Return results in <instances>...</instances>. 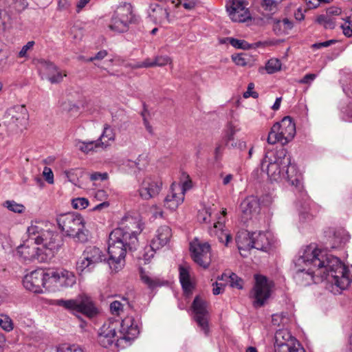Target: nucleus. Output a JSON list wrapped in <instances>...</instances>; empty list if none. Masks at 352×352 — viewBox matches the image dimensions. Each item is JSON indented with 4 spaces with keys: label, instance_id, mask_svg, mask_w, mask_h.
I'll use <instances>...</instances> for the list:
<instances>
[{
    "label": "nucleus",
    "instance_id": "nucleus-33",
    "mask_svg": "<svg viewBox=\"0 0 352 352\" xmlns=\"http://www.w3.org/2000/svg\"><path fill=\"white\" fill-rule=\"evenodd\" d=\"M179 280L185 292L191 291L192 285L190 281L189 272L187 268L182 266L179 267Z\"/></svg>",
    "mask_w": 352,
    "mask_h": 352
},
{
    "label": "nucleus",
    "instance_id": "nucleus-50",
    "mask_svg": "<svg viewBox=\"0 0 352 352\" xmlns=\"http://www.w3.org/2000/svg\"><path fill=\"white\" fill-rule=\"evenodd\" d=\"M123 304L118 300H115L110 304V310L112 314L118 316L123 309Z\"/></svg>",
    "mask_w": 352,
    "mask_h": 352
},
{
    "label": "nucleus",
    "instance_id": "nucleus-44",
    "mask_svg": "<svg viewBox=\"0 0 352 352\" xmlns=\"http://www.w3.org/2000/svg\"><path fill=\"white\" fill-rule=\"evenodd\" d=\"M34 45L35 42L34 41H28L19 52L17 57L20 58H25V59H28L29 58L28 54L33 50Z\"/></svg>",
    "mask_w": 352,
    "mask_h": 352
},
{
    "label": "nucleus",
    "instance_id": "nucleus-46",
    "mask_svg": "<svg viewBox=\"0 0 352 352\" xmlns=\"http://www.w3.org/2000/svg\"><path fill=\"white\" fill-rule=\"evenodd\" d=\"M230 44L235 48L247 50L250 47V45L244 40L236 39L234 38H228Z\"/></svg>",
    "mask_w": 352,
    "mask_h": 352
},
{
    "label": "nucleus",
    "instance_id": "nucleus-39",
    "mask_svg": "<svg viewBox=\"0 0 352 352\" xmlns=\"http://www.w3.org/2000/svg\"><path fill=\"white\" fill-rule=\"evenodd\" d=\"M56 352H85V351L77 344H64L57 346Z\"/></svg>",
    "mask_w": 352,
    "mask_h": 352
},
{
    "label": "nucleus",
    "instance_id": "nucleus-18",
    "mask_svg": "<svg viewBox=\"0 0 352 352\" xmlns=\"http://www.w3.org/2000/svg\"><path fill=\"white\" fill-rule=\"evenodd\" d=\"M247 6L248 3L245 0H230L226 8L232 21L245 22L250 19L251 16Z\"/></svg>",
    "mask_w": 352,
    "mask_h": 352
},
{
    "label": "nucleus",
    "instance_id": "nucleus-63",
    "mask_svg": "<svg viewBox=\"0 0 352 352\" xmlns=\"http://www.w3.org/2000/svg\"><path fill=\"white\" fill-rule=\"evenodd\" d=\"M107 55V52L106 50H101V51L98 52L96 54V56L90 57L89 59H87V61H94L95 60H102L104 57H106Z\"/></svg>",
    "mask_w": 352,
    "mask_h": 352
},
{
    "label": "nucleus",
    "instance_id": "nucleus-32",
    "mask_svg": "<svg viewBox=\"0 0 352 352\" xmlns=\"http://www.w3.org/2000/svg\"><path fill=\"white\" fill-rule=\"evenodd\" d=\"M223 225L221 222V221H218L217 223L214 224V227L211 230V234H214L217 236L220 242L225 244V245H228L229 242L232 239L231 235L223 230Z\"/></svg>",
    "mask_w": 352,
    "mask_h": 352
},
{
    "label": "nucleus",
    "instance_id": "nucleus-59",
    "mask_svg": "<svg viewBox=\"0 0 352 352\" xmlns=\"http://www.w3.org/2000/svg\"><path fill=\"white\" fill-rule=\"evenodd\" d=\"M335 43L336 40H329L322 43H314L311 45V47L313 49H320L322 47H327Z\"/></svg>",
    "mask_w": 352,
    "mask_h": 352
},
{
    "label": "nucleus",
    "instance_id": "nucleus-22",
    "mask_svg": "<svg viewBox=\"0 0 352 352\" xmlns=\"http://www.w3.org/2000/svg\"><path fill=\"white\" fill-rule=\"evenodd\" d=\"M184 200V193L182 192L180 186L173 184L170 188L169 193L164 199V206L167 208L174 210L183 203Z\"/></svg>",
    "mask_w": 352,
    "mask_h": 352
},
{
    "label": "nucleus",
    "instance_id": "nucleus-64",
    "mask_svg": "<svg viewBox=\"0 0 352 352\" xmlns=\"http://www.w3.org/2000/svg\"><path fill=\"white\" fill-rule=\"evenodd\" d=\"M344 120L352 122V102L350 103L344 111Z\"/></svg>",
    "mask_w": 352,
    "mask_h": 352
},
{
    "label": "nucleus",
    "instance_id": "nucleus-25",
    "mask_svg": "<svg viewBox=\"0 0 352 352\" xmlns=\"http://www.w3.org/2000/svg\"><path fill=\"white\" fill-rule=\"evenodd\" d=\"M171 236V229L168 226L159 227L155 235L151 240L152 248L160 249L163 248L169 242Z\"/></svg>",
    "mask_w": 352,
    "mask_h": 352
},
{
    "label": "nucleus",
    "instance_id": "nucleus-15",
    "mask_svg": "<svg viewBox=\"0 0 352 352\" xmlns=\"http://www.w3.org/2000/svg\"><path fill=\"white\" fill-rule=\"evenodd\" d=\"M47 276L50 288L52 287H71L76 283L75 274L64 269L48 270Z\"/></svg>",
    "mask_w": 352,
    "mask_h": 352
},
{
    "label": "nucleus",
    "instance_id": "nucleus-45",
    "mask_svg": "<svg viewBox=\"0 0 352 352\" xmlns=\"http://www.w3.org/2000/svg\"><path fill=\"white\" fill-rule=\"evenodd\" d=\"M3 206L10 211L17 213H21L25 210L23 205L17 204L14 201H6L4 202Z\"/></svg>",
    "mask_w": 352,
    "mask_h": 352
},
{
    "label": "nucleus",
    "instance_id": "nucleus-62",
    "mask_svg": "<svg viewBox=\"0 0 352 352\" xmlns=\"http://www.w3.org/2000/svg\"><path fill=\"white\" fill-rule=\"evenodd\" d=\"M186 180L182 184V186H180V188L182 189V192L185 194V192L192 188V182L189 177V175H186Z\"/></svg>",
    "mask_w": 352,
    "mask_h": 352
},
{
    "label": "nucleus",
    "instance_id": "nucleus-42",
    "mask_svg": "<svg viewBox=\"0 0 352 352\" xmlns=\"http://www.w3.org/2000/svg\"><path fill=\"white\" fill-rule=\"evenodd\" d=\"M224 277L229 279L230 287H236L237 289H242L243 280L239 278L236 274L232 273L229 276L226 274H223L221 276V280H223Z\"/></svg>",
    "mask_w": 352,
    "mask_h": 352
},
{
    "label": "nucleus",
    "instance_id": "nucleus-12",
    "mask_svg": "<svg viewBox=\"0 0 352 352\" xmlns=\"http://www.w3.org/2000/svg\"><path fill=\"white\" fill-rule=\"evenodd\" d=\"M133 18L131 6L126 4L118 9L112 17L109 27L112 31L118 33L126 32L129 29V24L133 21Z\"/></svg>",
    "mask_w": 352,
    "mask_h": 352
},
{
    "label": "nucleus",
    "instance_id": "nucleus-34",
    "mask_svg": "<svg viewBox=\"0 0 352 352\" xmlns=\"http://www.w3.org/2000/svg\"><path fill=\"white\" fill-rule=\"evenodd\" d=\"M115 139L116 134L113 129L110 126V125L105 124L104 125L102 133L98 140H100L101 142H107L110 146L111 142H114Z\"/></svg>",
    "mask_w": 352,
    "mask_h": 352
},
{
    "label": "nucleus",
    "instance_id": "nucleus-51",
    "mask_svg": "<svg viewBox=\"0 0 352 352\" xmlns=\"http://www.w3.org/2000/svg\"><path fill=\"white\" fill-rule=\"evenodd\" d=\"M254 88V84L253 82L249 83L247 91L243 93V98H248L250 97H252L253 98H257L258 97V94L257 92L253 91Z\"/></svg>",
    "mask_w": 352,
    "mask_h": 352
},
{
    "label": "nucleus",
    "instance_id": "nucleus-10",
    "mask_svg": "<svg viewBox=\"0 0 352 352\" xmlns=\"http://www.w3.org/2000/svg\"><path fill=\"white\" fill-rule=\"evenodd\" d=\"M107 261L106 254L96 246H87L76 263V268L80 272L90 271L95 266Z\"/></svg>",
    "mask_w": 352,
    "mask_h": 352
},
{
    "label": "nucleus",
    "instance_id": "nucleus-29",
    "mask_svg": "<svg viewBox=\"0 0 352 352\" xmlns=\"http://www.w3.org/2000/svg\"><path fill=\"white\" fill-rule=\"evenodd\" d=\"M275 352H278V350L281 347L282 345H292V343L297 342L292 339L291 334L284 329H280L275 333Z\"/></svg>",
    "mask_w": 352,
    "mask_h": 352
},
{
    "label": "nucleus",
    "instance_id": "nucleus-30",
    "mask_svg": "<svg viewBox=\"0 0 352 352\" xmlns=\"http://www.w3.org/2000/svg\"><path fill=\"white\" fill-rule=\"evenodd\" d=\"M293 22L287 18L283 20L275 19L273 24V30L277 35L286 34L293 28Z\"/></svg>",
    "mask_w": 352,
    "mask_h": 352
},
{
    "label": "nucleus",
    "instance_id": "nucleus-48",
    "mask_svg": "<svg viewBox=\"0 0 352 352\" xmlns=\"http://www.w3.org/2000/svg\"><path fill=\"white\" fill-rule=\"evenodd\" d=\"M351 16H349L345 19V23L341 25L343 33L346 36H352V23L351 21Z\"/></svg>",
    "mask_w": 352,
    "mask_h": 352
},
{
    "label": "nucleus",
    "instance_id": "nucleus-53",
    "mask_svg": "<svg viewBox=\"0 0 352 352\" xmlns=\"http://www.w3.org/2000/svg\"><path fill=\"white\" fill-rule=\"evenodd\" d=\"M43 175L47 183L50 184H54V174L50 168L45 166L43 169Z\"/></svg>",
    "mask_w": 352,
    "mask_h": 352
},
{
    "label": "nucleus",
    "instance_id": "nucleus-36",
    "mask_svg": "<svg viewBox=\"0 0 352 352\" xmlns=\"http://www.w3.org/2000/svg\"><path fill=\"white\" fill-rule=\"evenodd\" d=\"M278 3L275 0H262L261 6L267 14H273L278 11Z\"/></svg>",
    "mask_w": 352,
    "mask_h": 352
},
{
    "label": "nucleus",
    "instance_id": "nucleus-27",
    "mask_svg": "<svg viewBox=\"0 0 352 352\" xmlns=\"http://www.w3.org/2000/svg\"><path fill=\"white\" fill-rule=\"evenodd\" d=\"M240 209L246 219L252 217L253 214L258 212L259 202L256 197L248 196L241 204Z\"/></svg>",
    "mask_w": 352,
    "mask_h": 352
},
{
    "label": "nucleus",
    "instance_id": "nucleus-21",
    "mask_svg": "<svg viewBox=\"0 0 352 352\" xmlns=\"http://www.w3.org/2000/svg\"><path fill=\"white\" fill-rule=\"evenodd\" d=\"M118 327H120L119 331L120 336L118 338L126 341L133 340L140 333L138 326L132 316H127L121 321L119 320Z\"/></svg>",
    "mask_w": 352,
    "mask_h": 352
},
{
    "label": "nucleus",
    "instance_id": "nucleus-37",
    "mask_svg": "<svg viewBox=\"0 0 352 352\" xmlns=\"http://www.w3.org/2000/svg\"><path fill=\"white\" fill-rule=\"evenodd\" d=\"M333 239L335 242L332 248H336L340 244L347 242L349 241V236L345 230H339L334 232Z\"/></svg>",
    "mask_w": 352,
    "mask_h": 352
},
{
    "label": "nucleus",
    "instance_id": "nucleus-60",
    "mask_svg": "<svg viewBox=\"0 0 352 352\" xmlns=\"http://www.w3.org/2000/svg\"><path fill=\"white\" fill-rule=\"evenodd\" d=\"M212 293L214 295H218L223 292L224 290L225 285L222 283L216 282L213 284Z\"/></svg>",
    "mask_w": 352,
    "mask_h": 352
},
{
    "label": "nucleus",
    "instance_id": "nucleus-52",
    "mask_svg": "<svg viewBox=\"0 0 352 352\" xmlns=\"http://www.w3.org/2000/svg\"><path fill=\"white\" fill-rule=\"evenodd\" d=\"M157 250L158 249L152 248V243L151 242L150 246L145 249V252L143 254V258L145 261V263L153 257L155 251Z\"/></svg>",
    "mask_w": 352,
    "mask_h": 352
},
{
    "label": "nucleus",
    "instance_id": "nucleus-11",
    "mask_svg": "<svg viewBox=\"0 0 352 352\" xmlns=\"http://www.w3.org/2000/svg\"><path fill=\"white\" fill-rule=\"evenodd\" d=\"M47 271L36 270L26 274L23 280L24 287L34 293H43V288L50 289Z\"/></svg>",
    "mask_w": 352,
    "mask_h": 352
},
{
    "label": "nucleus",
    "instance_id": "nucleus-31",
    "mask_svg": "<svg viewBox=\"0 0 352 352\" xmlns=\"http://www.w3.org/2000/svg\"><path fill=\"white\" fill-rule=\"evenodd\" d=\"M240 131L239 125L232 122H228L224 131L222 140L226 146H230V141L234 140V136Z\"/></svg>",
    "mask_w": 352,
    "mask_h": 352
},
{
    "label": "nucleus",
    "instance_id": "nucleus-19",
    "mask_svg": "<svg viewBox=\"0 0 352 352\" xmlns=\"http://www.w3.org/2000/svg\"><path fill=\"white\" fill-rule=\"evenodd\" d=\"M192 308L195 314V320L206 335L208 334V312L206 302L197 296L192 302Z\"/></svg>",
    "mask_w": 352,
    "mask_h": 352
},
{
    "label": "nucleus",
    "instance_id": "nucleus-7",
    "mask_svg": "<svg viewBox=\"0 0 352 352\" xmlns=\"http://www.w3.org/2000/svg\"><path fill=\"white\" fill-rule=\"evenodd\" d=\"M296 134V125L289 116H285L280 122L275 123L268 134L267 142L274 144L280 142L285 145L292 141Z\"/></svg>",
    "mask_w": 352,
    "mask_h": 352
},
{
    "label": "nucleus",
    "instance_id": "nucleus-56",
    "mask_svg": "<svg viewBox=\"0 0 352 352\" xmlns=\"http://www.w3.org/2000/svg\"><path fill=\"white\" fill-rule=\"evenodd\" d=\"M342 12L341 8L338 7H330L329 8L327 11L326 14L327 16L330 17H335L336 16H339Z\"/></svg>",
    "mask_w": 352,
    "mask_h": 352
},
{
    "label": "nucleus",
    "instance_id": "nucleus-55",
    "mask_svg": "<svg viewBox=\"0 0 352 352\" xmlns=\"http://www.w3.org/2000/svg\"><path fill=\"white\" fill-rule=\"evenodd\" d=\"M13 2L15 9L19 12L24 10L28 6V0H13Z\"/></svg>",
    "mask_w": 352,
    "mask_h": 352
},
{
    "label": "nucleus",
    "instance_id": "nucleus-14",
    "mask_svg": "<svg viewBox=\"0 0 352 352\" xmlns=\"http://www.w3.org/2000/svg\"><path fill=\"white\" fill-rule=\"evenodd\" d=\"M271 293V283L267 278L262 275L255 276V285L252 293L254 300L253 305L256 307L264 305L266 300L270 298Z\"/></svg>",
    "mask_w": 352,
    "mask_h": 352
},
{
    "label": "nucleus",
    "instance_id": "nucleus-9",
    "mask_svg": "<svg viewBox=\"0 0 352 352\" xmlns=\"http://www.w3.org/2000/svg\"><path fill=\"white\" fill-rule=\"evenodd\" d=\"M16 255L21 261L25 263L48 262L41 248L30 237L23 244L17 247Z\"/></svg>",
    "mask_w": 352,
    "mask_h": 352
},
{
    "label": "nucleus",
    "instance_id": "nucleus-24",
    "mask_svg": "<svg viewBox=\"0 0 352 352\" xmlns=\"http://www.w3.org/2000/svg\"><path fill=\"white\" fill-rule=\"evenodd\" d=\"M236 243L241 255L243 257H247L249 251L254 248L253 241L252 240V232L248 231L238 232L236 237Z\"/></svg>",
    "mask_w": 352,
    "mask_h": 352
},
{
    "label": "nucleus",
    "instance_id": "nucleus-6",
    "mask_svg": "<svg viewBox=\"0 0 352 352\" xmlns=\"http://www.w3.org/2000/svg\"><path fill=\"white\" fill-rule=\"evenodd\" d=\"M50 305L59 306L70 311H76L89 318L94 317L98 313L91 298L85 294L78 295L74 299H54Z\"/></svg>",
    "mask_w": 352,
    "mask_h": 352
},
{
    "label": "nucleus",
    "instance_id": "nucleus-16",
    "mask_svg": "<svg viewBox=\"0 0 352 352\" xmlns=\"http://www.w3.org/2000/svg\"><path fill=\"white\" fill-rule=\"evenodd\" d=\"M38 69L42 78H46L52 84L60 83L67 76L65 72L60 70L54 63L41 59L38 62Z\"/></svg>",
    "mask_w": 352,
    "mask_h": 352
},
{
    "label": "nucleus",
    "instance_id": "nucleus-47",
    "mask_svg": "<svg viewBox=\"0 0 352 352\" xmlns=\"http://www.w3.org/2000/svg\"><path fill=\"white\" fill-rule=\"evenodd\" d=\"M72 204L74 208L82 210L88 206L89 201L85 198L78 197L72 200Z\"/></svg>",
    "mask_w": 352,
    "mask_h": 352
},
{
    "label": "nucleus",
    "instance_id": "nucleus-26",
    "mask_svg": "<svg viewBox=\"0 0 352 352\" xmlns=\"http://www.w3.org/2000/svg\"><path fill=\"white\" fill-rule=\"evenodd\" d=\"M75 146L83 153L89 154L97 151L98 148H107L109 146V144H108L107 142H101L100 140L93 141H82L77 140L75 141Z\"/></svg>",
    "mask_w": 352,
    "mask_h": 352
},
{
    "label": "nucleus",
    "instance_id": "nucleus-41",
    "mask_svg": "<svg viewBox=\"0 0 352 352\" xmlns=\"http://www.w3.org/2000/svg\"><path fill=\"white\" fill-rule=\"evenodd\" d=\"M278 352H306L298 342L292 343V345H282Z\"/></svg>",
    "mask_w": 352,
    "mask_h": 352
},
{
    "label": "nucleus",
    "instance_id": "nucleus-38",
    "mask_svg": "<svg viewBox=\"0 0 352 352\" xmlns=\"http://www.w3.org/2000/svg\"><path fill=\"white\" fill-rule=\"evenodd\" d=\"M281 69V63L277 58L270 59L266 65L265 69L268 74H274Z\"/></svg>",
    "mask_w": 352,
    "mask_h": 352
},
{
    "label": "nucleus",
    "instance_id": "nucleus-49",
    "mask_svg": "<svg viewBox=\"0 0 352 352\" xmlns=\"http://www.w3.org/2000/svg\"><path fill=\"white\" fill-rule=\"evenodd\" d=\"M155 66L162 67L171 63V59L168 56H157L154 60Z\"/></svg>",
    "mask_w": 352,
    "mask_h": 352
},
{
    "label": "nucleus",
    "instance_id": "nucleus-23",
    "mask_svg": "<svg viewBox=\"0 0 352 352\" xmlns=\"http://www.w3.org/2000/svg\"><path fill=\"white\" fill-rule=\"evenodd\" d=\"M252 240L253 241V248L267 252L272 243V234L269 232H252Z\"/></svg>",
    "mask_w": 352,
    "mask_h": 352
},
{
    "label": "nucleus",
    "instance_id": "nucleus-57",
    "mask_svg": "<svg viewBox=\"0 0 352 352\" xmlns=\"http://www.w3.org/2000/svg\"><path fill=\"white\" fill-rule=\"evenodd\" d=\"M108 178V174L107 173H98L96 172L90 175V179L91 181H96V180H100L104 181L106 180Z\"/></svg>",
    "mask_w": 352,
    "mask_h": 352
},
{
    "label": "nucleus",
    "instance_id": "nucleus-3",
    "mask_svg": "<svg viewBox=\"0 0 352 352\" xmlns=\"http://www.w3.org/2000/svg\"><path fill=\"white\" fill-rule=\"evenodd\" d=\"M144 228L142 222L135 218L126 217L120 227L109 234L108 241L109 258L107 260L112 271H119L124 264L127 250L136 249L138 243V234Z\"/></svg>",
    "mask_w": 352,
    "mask_h": 352
},
{
    "label": "nucleus",
    "instance_id": "nucleus-43",
    "mask_svg": "<svg viewBox=\"0 0 352 352\" xmlns=\"http://www.w3.org/2000/svg\"><path fill=\"white\" fill-rule=\"evenodd\" d=\"M0 327L6 331L13 329L12 319L6 314H0Z\"/></svg>",
    "mask_w": 352,
    "mask_h": 352
},
{
    "label": "nucleus",
    "instance_id": "nucleus-4",
    "mask_svg": "<svg viewBox=\"0 0 352 352\" xmlns=\"http://www.w3.org/2000/svg\"><path fill=\"white\" fill-rule=\"evenodd\" d=\"M28 237L34 240L40 248L49 261L59 250L63 245V239L55 230L47 228L43 223H32L27 230Z\"/></svg>",
    "mask_w": 352,
    "mask_h": 352
},
{
    "label": "nucleus",
    "instance_id": "nucleus-28",
    "mask_svg": "<svg viewBox=\"0 0 352 352\" xmlns=\"http://www.w3.org/2000/svg\"><path fill=\"white\" fill-rule=\"evenodd\" d=\"M140 278L141 281L151 289L162 285V280L151 272L146 271L142 267L139 269Z\"/></svg>",
    "mask_w": 352,
    "mask_h": 352
},
{
    "label": "nucleus",
    "instance_id": "nucleus-40",
    "mask_svg": "<svg viewBox=\"0 0 352 352\" xmlns=\"http://www.w3.org/2000/svg\"><path fill=\"white\" fill-rule=\"evenodd\" d=\"M232 59L236 65L242 67L248 65L250 60V56L246 53L232 55Z\"/></svg>",
    "mask_w": 352,
    "mask_h": 352
},
{
    "label": "nucleus",
    "instance_id": "nucleus-61",
    "mask_svg": "<svg viewBox=\"0 0 352 352\" xmlns=\"http://www.w3.org/2000/svg\"><path fill=\"white\" fill-rule=\"evenodd\" d=\"M71 6V3L68 0H59L58 2V8L59 10H67Z\"/></svg>",
    "mask_w": 352,
    "mask_h": 352
},
{
    "label": "nucleus",
    "instance_id": "nucleus-54",
    "mask_svg": "<svg viewBox=\"0 0 352 352\" xmlns=\"http://www.w3.org/2000/svg\"><path fill=\"white\" fill-rule=\"evenodd\" d=\"M211 213L209 212V209H204L199 212V219L204 223H209L210 221Z\"/></svg>",
    "mask_w": 352,
    "mask_h": 352
},
{
    "label": "nucleus",
    "instance_id": "nucleus-17",
    "mask_svg": "<svg viewBox=\"0 0 352 352\" xmlns=\"http://www.w3.org/2000/svg\"><path fill=\"white\" fill-rule=\"evenodd\" d=\"M119 326V320L109 319L100 328L98 342L103 347L107 348L116 340V329ZM119 338H117L118 340Z\"/></svg>",
    "mask_w": 352,
    "mask_h": 352
},
{
    "label": "nucleus",
    "instance_id": "nucleus-8",
    "mask_svg": "<svg viewBox=\"0 0 352 352\" xmlns=\"http://www.w3.org/2000/svg\"><path fill=\"white\" fill-rule=\"evenodd\" d=\"M28 113L24 105H16L9 108L5 113L3 124L8 131L16 133L23 130L28 123Z\"/></svg>",
    "mask_w": 352,
    "mask_h": 352
},
{
    "label": "nucleus",
    "instance_id": "nucleus-5",
    "mask_svg": "<svg viewBox=\"0 0 352 352\" xmlns=\"http://www.w3.org/2000/svg\"><path fill=\"white\" fill-rule=\"evenodd\" d=\"M56 221L65 236L72 238L75 241H87L89 232L85 228L82 216L74 213L62 214L57 217Z\"/></svg>",
    "mask_w": 352,
    "mask_h": 352
},
{
    "label": "nucleus",
    "instance_id": "nucleus-20",
    "mask_svg": "<svg viewBox=\"0 0 352 352\" xmlns=\"http://www.w3.org/2000/svg\"><path fill=\"white\" fill-rule=\"evenodd\" d=\"M162 182L160 179L146 177L142 181L138 190L140 197L148 200L156 197L161 191Z\"/></svg>",
    "mask_w": 352,
    "mask_h": 352
},
{
    "label": "nucleus",
    "instance_id": "nucleus-2",
    "mask_svg": "<svg viewBox=\"0 0 352 352\" xmlns=\"http://www.w3.org/2000/svg\"><path fill=\"white\" fill-rule=\"evenodd\" d=\"M261 170L266 172L272 181H287L295 186L299 195L296 206L299 213L300 221H309L314 215L311 212V201L307 194L303 190L301 175L296 166L291 162V157L283 148L276 151H267L261 162Z\"/></svg>",
    "mask_w": 352,
    "mask_h": 352
},
{
    "label": "nucleus",
    "instance_id": "nucleus-58",
    "mask_svg": "<svg viewBox=\"0 0 352 352\" xmlns=\"http://www.w3.org/2000/svg\"><path fill=\"white\" fill-rule=\"evenodd\" d=\"M315 74H307L302 79L299 80L301 84H311L316 78Z\"/></svg>",
    "mask_w": 352,
    "mask_h": 352
},
{
    "label": "nucleus",
    "instance_id": "nucleus-35",
    "mask_svg": "<svg viewBox=\"0 0 352 352\" xmlns=\"http://www.w3.org/2000/svg\"><path fill=\"white\" fill-rule=\"evenodd\" d=\"M316 22L322 25L325 29L333 30L336 25L335 17H330L327 14H320L316 19Z\"/></svg>",
    "mask_w": 352,
    "mask_h": 352
},
{
    "label": "nucleus",
    "instance_id": "nucleus-13",
    "mask_svg": "<svg viewBox=\"0 0 352 352\" xmlns=\"http://www.w3.org/2000/svg\"><path fill=\"white\" fill-rule=\"evenodd\" d=\"M191 257L200 267L206 269L211 262L210 245L208 243L195 239L190 243Z\"/></svg>",
    "mask_w": 352,
    "mask_h": 352
},
{
    "label": "nucleus",
    "instance_id": "nucleus-1",
    "mask_svg": "<svg viewBox=\"0 0 352 352\" xmlns=\"http://www.w3.org/2000/svg\"><path fill=\"white\" fill-rule=\"evenodd\" d=\"M295 280L304 286L327 280L344 289L352 281L349 270L340 259L318 248L315 244L303 249L295 261Z\"/></svg>",
    "mask_w": 352,
    "mask_h": 352
}]
</instances>
